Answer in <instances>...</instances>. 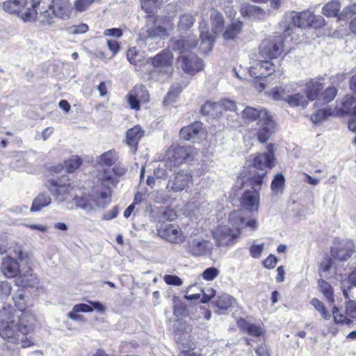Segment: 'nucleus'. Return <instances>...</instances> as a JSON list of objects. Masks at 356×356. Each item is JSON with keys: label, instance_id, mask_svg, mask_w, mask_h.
Returning <instances> with one entry per match:
<instances>
[{"label": "nucleus", "instance_id": "864d4df0", "mask_svg": "<svg viewBox=\"0 0 356 356\" xmlns=\"http://www.w3.org/2000/svg\"><path fill=\"white\" fill-rule=\"evenodd\" d=\"M337 90L334 87H329L321 94V98L324 103H329L334 99L337 95Z\"/></svg>", "mask_w": 356, "mask_h": 356}, {"label": "nucleus", "instance_id": "20e7f679", "mask_svg": "<svg viewBox=\"0 0 356 356\" xmlns=\"http://www.w3.org/2000/svg\"><path fill=\"white\" fill-rule=\"evenodd\" d=\"M41 0H8L3 3V9L10 13H17L24 22L33 21L38 14L35 10Z\"/></svg>", "mask_w": 356, "mask_h": 356}, {"label": "nucleus", "instance_id": "a19ab883", "mask_svg": "<svg viewBox=\"0 0 356 356\" xmlns=\"http://www.w3.org/2000/svg\"><path fill=\"white\" fill-rule=\"evenodd\" d=\"M195 19L191 13H184L179 17L178 29L179 31H186L194 24Z\"/></svg>", "mask_w": 356, "mask_h": 356}, {"label": "nucleus", "instance_id": "9d476101", "mask_svg": "<svg viewBox=\"0 0 356 356\" xmlns=\"http://www.w3.org/2000/svg\"><path fill=\"white\" fill-rule=\"evenodd\" d=\"M240 232L228 225H220L212 232L213 238L218 246H227L234 242Z\"/></svg>", "mask_w": 356, "mask_h": 356}, {"label": "nucleus", "instance_id": "de8ad7c7", "mask_svg": "<svg viewBox=\"0 0 356 356\" xmlns=\"http://www.w3.org/2000/svg\"><path fill=\"white\" fill-rule=\"evenodd\" d=\"M135 95L132 93V91L131 92L128 97V103L132 109L138 110L140 108L139 103L147 102V97L141 98L140 94L135 92Z\"/></svg>", "mask_w": 356, "mask_h": 356}, {"label": "nucleus", "instance_id": "dca6fc26", "mask_svg": "<svg viewBox=\"0 0 356 356\" xmlns=\"http://www.w3.org/2000/svg\"><path fill=\"white\" fill-rule=\"evenodd\" d=\"M11 318L9 312L7 319L3 318L0 321V336L3 339H14L17 337H19L20 332L17 330V325L14 324Z\"/></svg>", "mask_w": 356, "mask_h": 356}, {"label": "nucleus", "instance_id": "a18cd8bd", "mask_svg": "<svg viewBox=\"0 0 356 356\" xmlns=\"http://www.w3.org/2000/svg\"><path fill=\"white\" fill-rule=\"evenodd\" d=\"M290 92V90L287 86L283 87H275L271 90V95L273 99L276 101L283 100L286 101V97H288V93Z\"/></svg>", "mask_w": 356, "mask_h": 356}, {"label": "nucleus", "instance_id": "72a5a7b5", "mask_svg": "<svg viewBox=\"0 0 356 356\" xmlns=\"http://www.w3.org/2000/svg\"><path fill=\"white\" fill-rule=\"evenodd\" d=\"M79 312L88 313L91 312V309L85 303L76 304L72 307V311L67 314V316L73 321H83V316L78 314Z\"/></svg>", "mask_w": 356, "mask_h": 356}, {"label": "nucleus", "instance_id": "4c0bfd02", "mask_svg": "<svg viewBox=\"0 0 356 356\" xmlns=\"http://www.w3.org/2000/svg\"><path fill=\"white\" fill-rule=\"evenodd\" d=\"M341 5L338 0H332L323 7V13L327 17H338Z\"/></svg>", "mask_w": 356, "mask_h": 356}, {"label": "nucleus", "instance_id": "4be33fe9", "mask_svg": "<svg viewBox=\"0 0 356 356\" xmlns=\"http://www.w3.org/2000/svg\"><path fill=\"white\" fill-rule=\"evenodd\" d=\"M144 134V130L139 125H136L127 130L126 135L127 144L131 148L134 153L136 151L139 140Z\"/></svg>", "mask_w": 356, "mask_h": 356}, {"label": "nucleus", "instance_id": "bf43d9fd", "mask_svg": "<svg viewBox=\"0 0 356 356\" xmlns=\"http://www.w3.org/2000/svg\"><path fill=\"white\" fill-rule=\"evenodd\" d=\"M163 280L169 285L181 286L183 284L181 279L177 275H165Z\"/></svg>", "mask_w": 356, "mask_h": 356}, {"label": "nucleus", "instance_id": "412c9836", "mask_svg": "<svg viewBox=\"0 0 356 356\" xmlns=\"http://www.w3.org/2000/svg\"><path fill=\"white\" fill-rule=\"evenodd\" d=\"M53 8L59 19H68L72 14L73 6L70 0H54Z\"/></svg>", "mask_w": 356, "mask_h": 356}, {"label": "nucleus", "instance_id": "cd10ccee", "mask_svg": "<svg viewBox=\"0 0 356 356\" xmlns=\"http://www.w3.org/2000/svg\"><path fill=\"white\" fill-rule=\"evenodd\" d=\"M202 129V124L200 122H195L180 130L181 138L185 140H193L197 136Z\"/></svg>", "mask_w": 356, "mask_h": 356}, {"label": "nucleus", "instance_id": "f8f14e48", "mask_svg": "<svg viewBox=\"0 0 356 356\" xmlns=\"http://www.w3.org/2000/svg\"><path fill=\"white\" fill-rule=\"evenodd\" d=\"M158 235L165 241L174 243L181 244L186 241L181 229L172 224L165 225L157 230Z\"/></svg>", "mask_w": 356, "mask_h": 356}, {"label": "nucleus", "instance_id": "603ef678", "mask_svg": "<svg viewBox=\"0 0 356 356\" xmlns=\"http://www.w3.org/2000/svg\"><path fill=\"white\" fill-rule=\"evenodd\" d=\"M159 0H140L141 8L150 15L157 8Z\"/></svg>", "mask_w": 356, "mask_h": 356}, {"label": "nucleus", "instance_id": "58836bf2", "mask_svg": "<svg viewBox=\"0 0 356 356\" xmlns=\"http://www.w3.org/2000/svg\"><path fill=\"white\" fill-rule=\"evenodd\" d=\"M242 29V23L240 21H234L226 28L223 33V38L225 40L234 39L241 32Z\"/></svg>", "mask_w": 356, "mask_h": 356}, {"label": "nucleus", "instance_id": "6e6552de", "mask_svg": "<svg viewBox=\"0 0 356 356\" xmlns=\"http://www.w3.org/2000/svg\"><path fill=\"white\" fill-rule=\"evenodd\" d=\"M161 18L154 15L146 16V24L140 30V40L164 37L165 30L161 27Z\"/></svg>", "mask_w": 356, "mask_h": 356}, {"label": "nucleus", "instance_id": "c756f323", "mask_svg": "<svg viewBox=\"0 0 356 356\" xmlns=\"http://www.w3.org/2000/svg\"><path fill=\"white\" fill-rule=\"evenodd\" d=\"M211 22L212 31L216 35L221 33L224 26V18L222 15L217 10L213 9L211 11Z\"/></svg>", "mask_w": 356, "mask_h": 356}, {"label": "nucleus", "instance_id": "1a4fd4ad", "mask_svg": "<svg viewBox=\"0 0 356 356\" xmlns=\"http://www.w3.org/2000/svg\"><path fill=\"white\" fill-rule=\"evenodd\" d=\"M283 50V41L281 36H274L262 41L259 46V54L264 58H277Z\"/></svg>", "mask_w": 356, "mask_h": 356}, {"label": "nucleus", "instance_id": "7c9ffc66", "mask_svg": "<svg viewBox=\"0 0 356 356\" xmlns=\"http://www.w3.org/2000/svg\"><path fill=\"white\" fill-rule=\"evenodd\" d=\"M237 324L241 330L254 337H259L263 333V329L260 326L251 324L243 318L239 319Z\"/></svg>", "mask_w": 356, "mask_h": 356}, {"label": "nucleus", "instance_id": "ddd939ff", "mask_svg": "<svg viewBox=\"0 0 356 356\" xmlns=\"http://www.w3.org/2000/svg\"><path fill=\"white\" fill-rule=\"evenodd\" d=\"M152 63L159 72H162L168 76L173 70V54L169 50H163L152 58Z\"/></svg>", "mask_w": 356, "mask_h": 356}, {"label": "nucleus", "instance_id": "5fc2aeb1", "mask_svg": "<svg viewBox=\"0 0 356 356\" xmlns=\"http://www.w3.org/2000/svg\"><path fill=\"white\" fill-rule=\"evenodd\" d=\"M334 320L337 323L350 324L352 321L339 312L337 307H334L332 310Z\"/></svg>", "mask_w": 356, "mask_h": 356}, {"label": "nucleus", "instance_id": "c9c22d12", "mask_svg": "<svg viewBox=\"0 0 356 356\" xmlns=\"http://www.w3.org/2000/svg\"><path fill=\"white\" fill-rule=\"evenodd\" d=\"M118 155L115 150H109L103 153L98 159V163L101 165L110 167L118 161Z\"/></svg>", "mask_w": 356, "mask_h": 356}, {"label": "nucleus", "instance_id": "4d7b16f0", "mask_svg": "<svg viewBox=\"0 0 356 356\" xmlns=\"http://www.w3.org/2000/svg\"><path fill=\"white\" fill-rule=\"evenodd\" d=\"M219 274V270L214 268L210 267L204 270L202 275V277L206 280H214Z\"/></svg>", "mask_w": 356, "mask_h": 356}, {"label": "nucleus", "instance_id": "7ed1b4c3", "mask_svg": "<svg viewBox=\"0 0 356 356\" xmlns=\"http://www.w3.org/2000/svg\"><path fill=\"white\" fill-rule=\"evenodd\" d=\"M265 172L262 174H250V176L244 180V178L238 180L241 186L245 184L251 186L250 189L245 190L241 197V204L243 207L249 211H257L259 206V191L261 190Z\"/></svg>", "mask_w": 356, "mask_h": 356}, {"label": "nucleus", "instance_id": "09e8293b", "mask_svg": "<svg viewBox=\"0 0 356 356\" xmlns=\"http://www.w3.org/2000/svg\"><path fill=\"white\" fill-rule=\"evenodd\" d=\"M310 303L314 308L321 314V316L325 320H328L330 317L329 312L325 308L323 304L317 298H312Z\"/></svg>", "mask_w": 356, "mask_h": 356}, {"label": "nucleus", "instance_id": "6ab92c4d", "mask_svg": "<svg viewBox=\"0 0 356 356\" xmlns=\"http://www.w3.org/2000/svg\"><path fill=\"white\" fill-rule=\"evenodd\" d=\"M18 318L17 330L22 334L26 335L32 330L35 317L32 313L25 310Z\"/></svg>", "mask_w": 356, "mask_h": 356}, {"label": "nucleus", "instance_id": "0eeeda50", "mask_svg": "<svg viewBox=\"0 0 356 356\" xmlns=\"http://www.w3.org/2000/svg\"><path fill=\"white\" fill-rule=\"evenodd\" d=\"M168 170H164L163 176L168 177L169 179L166 186V189L169 192L178 193L184 191L188 187V184L192 181L191 175L185 170H177L172 169L170 170L172 174L169 175ZM158 177H161L162 175H157Z\"/></svg>", "mask_w": 356, "mask_h": 356}, {"label": "nucleus", "instance_id": "c03bdc74", "mask_svg": "<svg viewBox=\"0 0 356 356\" xmlns=\"http://www.w3.org/2000/svg\"><path fill=\"white\" fill-rule=\"evenodd\" d=\"M341 110L346 114L356 115V105L353 106V97L346 95L342 102Z\"/></svg>", "mask_w": 356, "mask_h": 356}, {"label": "nucleus", "instance_id": "680f3d73", "mask_svg": "<svg viewBox=\"0 0 356 356\" xmlns=\"http://www.w3.org/2000/svg\"><path fill=\"white\" fill-rule=\"evenodd\" d=\"M174 315L177 317H181L186 315V307L181 302H177L174 305Z\"/></svg>", "mask_w": 356, "mask_h": 356}, {"label": "nucleus", "instance_id": "13d9d810", "mask_svg": "<svg viewBox=\"0 0 356 356\" xmlns=\"http://www.w3.org/2000/svg\"><path fill=\"white\" fill-rule=\"evenodd\" d=\"M161 19V27L165 31L164 37L168 36L174 30V23L170 18Z\"/></svg>", "mask_w": 356, "mask_h": 356}, {"label": "nucleus", "instance_id": "a878e982", "mask_svg": "<svg viewBox=\"0 0 356 356\" xmlns=\"http://www.w3.org/2000/svg\"><path fill=\"white\" fill-rule=\"evenodd\" d=\"M268 114V113L265 109L258 110L251 106H247L243 110L241 117L243 120L250 122L258 118L261 120V118L266 117Z\"/></svg>", "mask_w": 356, "mask_h": 356}, {"label": "nucleus", "instance_id": "5701e85b", "mask_svg": "<svg viewBox=\"0 0 356 356\" xmlns=\"http://www.w3.org/2000/svg\"><path fill=\"white\" fill-rule=\"evenodd\" d=\"M354 251V245L351 242H346L339 247L331 248V255L340 261L347 260Z\"/></svg>", "mask_w": 356, "mask_h": 356}, {"label": "nucleus", "instance_id": "c85d7f7f", "mask_svg": "<svg viewBox=\"0 0 356 356\" xmlns=\"http://www.w3.org/2000/svg\"><path fill=\"white\" fill-rule=\"evenodd\" d=\"M99 181L107 188L115 186L118 182L115 176V168H105L99 175Z\"/></svg>", "mask_w": 356, "mask_h": 356}, {"label": "nucleus", "instance_id": "b1692460", "mask_svg": "<svg viewBox=\"0 0 356 356\" xmlns=\"http://www.w3.org/2000/svg\"><path fill=\"white\" fill-rule=\"evenodd\" d=\"M213 303L219 309V314H223L229 308L237 305L236 300L227 293L218 296L216 300H213Z\"/></svg>", "mask_w": 356, "mask_h": 356}, {"label": "nucleus", "instance_id": "bb28decb", "mask_svg": "<svg viewBox=\"0 0 356 356\" xmlns=\"http://www.w3.org/2000/svg\"><path fill=\"white\" fill-rule=\"evenodd\" d=\"M241 13L243 17L248 18L264 19L265 17V12L261 7L250 3L243 4Z\"/></svg>", "mask_w": 356, "mask_h": 356}, {"label": "nucleus", "instance_id": "49530a36", "mask_svg": "<svg viewBox=\"0 0 356 356\" xmlns=\"http://www.w3.org/2000/svg\"><path fill=\"white\" fill-rule=\"evenodd\" d=\"M318 287L320 291L324 294L328 301L333 302L334 301L333 297V291L331 286L325 280L318 281Z\"/></svg>", "mask_w": 356, "mask_h": 356}, {"label": "nucleus", "instance_id": "e2e57ef3", "mask_svg": "<svg viewBox=\"0 0 356 356\" xmlns=\"http://www.w3.org/2000/svg\"><path fill=\"white\" fill-rule=\"evenodd\" d=\"M264 243L259 245L253 244L250 248V254L253 258H259L264 250Z\"/></svg>", "mask_w": 356, "mask_h": 356}, {"label": "nucleus", "instance_id": "2f4dec72", "mask_svg": "<svg viewBox=\"0 0 356 356\" xmlns=\"http://www.w3.org/2000/svg\"><path fill=\"white\" fill-rule=\"evenodd\" d=\"M323 88V84L318 81L309 82L307 83L305 89L307 99L309 101L316 99Z\"/></svg>", "mask_w": 356, "mask_h": 356}, {"label": "nucleus", "instance_id": "f03ea898", "mask_svg": "<svg viewBox=\"0 0 356 356\" xmlns=\"http://www.w3.org/2000/svg\"><path fill=\"white\" fill-rule=\"evenodd\" d=\"M197 44V40L191 37L187 40H170V46L174 51H179L180 56L178 58V64L184 72L189 74L203 70V62L195 54L189 50L195 48Z\"/></svg>", "mask_w": 356, "mask_h": 356}, {"label": "nucleus", "instance_id": "3c124183", "mask_svg": "<svg viewBox=\"0 0 356 356\" xmlns=\"http://www.w3.org/2000/svg\"><path fill=\"white\" fill-rule=\"evenodd\" d=\"M11 284L7 281L0 282V300L3 301L8 298L11 293Z\"/></svg>", "mask_w": 356, "mask_h": 356}, {"label": "nucleus", "instance_id": "473e14b6", "mask_svg": "<svg viewBox=\"0 0 356 356\" xmlns=\"http://www.w3.org/2000/svg\"><path fill=\"white\" fill-rule=\"evenodd\" d=\"M51 202L49 195L45 194H39L33 201L30 211L36 212L40 211L43 207L48 206Z\"/></svg>", "mask_w": 356, "mask_h": 356}, {"label": "nucleus", "instance_id": "f257e3e1", "mask_svg": "<svg viewBox=\"0 0 356 356\" xmlns=\"http://www.w3.org/2000/svg\"><path fill=\"white\" fill-rule=\"evenodd\" d=\"M48 183L49 189L56 196V200L61 203L66 202L65 207L69 209L81 208L86 213H90L95 209V206L104 207L111 201L110 194L106 191H96L91 195L90 200L84 197H73V195L71 194L73 188L70 184H60L54 179L49 180Z\"/></svg>", "mask_w": 356, "mask_h": 356}, {"label": "nucleus", "instance_id": "2eb2a0df", "mask_svg": "<svg viewBox=\"0 0 356 356\" xmlns=\"http://www.w3.org/2000/svg\"><path fill=\"white\" fill-rule=\"evenodd\" d=\"M258 130L257 136L259 141L261 143H266L275 131V124L272 117L268 114L266 117L259 120L257 122Z\"/></svg>", "mask_w": 356, "mask_h": 356}, {"label": "nucleus", "instance_id": "69168bd1", "mask_svg": "<svg viewBox=\"0 0 356 356\" xmlns=\"http://www.w3.org/2000/svg\"><path fill=\"white\" fill-rule=\"evenodd\" d=\"M179 94V90L169 91L163 100V104L165 105H168V104H171L172 102H175L176 98L178 97Z\"/></svg>", "mask_w": 356, "mask_h": 356}, {"label": "nucleus", "instance_id": "f3484780", "mask_svg": "<svg viewBox=\"0 0 356 356\" xmlns=\"http://www.w3.org/2000/svg\"><path fill=\"white\" fill-rule=\"evenodd\" d=\"M188 248L193 255L200 257L209 252L212 248V244L207 240L193 238L188 241Z\"/></svg>", "mask_w": 356, "mask_h": 356}, {"label": "nucleus", "instance_id": "79ce46f5", "mask_svg": "<svg viewBox=\"0 0 356 356\" xmlns=\"http://www.w3.org/2000/svg\"><path fill=\"white\" fill-rule=\"evenodd\" d=\"M229 220L234 229L240 230L243 227L245 219L241 211H234L229 216Z\"/></svg>", "mask_w": 356, "mask_h": 356}, {"label": "nucleus", "instance_id": "423d86ee", "mask_svg": "<svg viewBox=\"0 0 356 356\" xmlns=\"http://www.w3.org/2000/svg\"><path fill=\"white\" fill-rule=\"evenodd\" d=\"M312 17L313 14L309 10L286 13L280 22V26L284 29V36H290L293 26L299 28L310 26Z\"/></svg>", "mask_w": 356, "mask_h": 356}, {"label": "nucleus", "instance_id": "aec40b11", "mask_svg": "<svg viewBox=\"0 0 356 356\" xmlns=\"http://www.w3.org/2000/svg\"><path fill=\"white\" fill-rule=\"evenodd\" d=\"M36 19L40 24L43 26H53L58 23V17L57 16L52 6H49L48 9L41 11L37 14Z\"/></svg>", "mask_w": 356, "mask_h": 356}, {"label": "nucleus", "instance_id": "338daca9", "mask_svg": "<svg viewBox=\"0 0 356 356\" xmlns=\"http://www.w3.org/2000/svg\"><path fill=\"white\" fill-rule=\"evenodd\" d=\"M312 23H311L310 26H313L315 29L321 28L324 25V18L321 15H313L312 19H311Z\"/></svg>", "mask_w": 356, "mask_h": 356}, {"label": "nucleus", "instance_id": "f704fd0d", "mask_svg": "<svg viewBox=\"0 0 356 356\" xmlns=\"http://www.w3.org/2000/svg\"><path fill=\"white\" fill-rule=\"evenodd\" d=\"M199 29L202 43L206 44L207 47L211 48L215 38L214 36L209 33L207 23L204 21H202L200 22Z\"/></svg>", "mask_w": 356, "mask_h": 356}, {"label": "nucleus", "instance_id": "0e129e2a", "mask_svg": "<svg viewBox=\"0 0 356 356\" xmlns=\"http://www.w3.org/2000/svg\"><path fill=\"white\" fill-rule=\"evenodd\" d=\"M346 315L351 318H356V302L349 300L346 307Z\"/></svg>", "mask_w": 356, "mask_h": 356}, {"label": "nucleus", "instance_id": "052dcab7", "mask_svg": "<svg viewBox=\"0 0 356 356\" xmlns=\"http://www.w3.org/2000/svg\"><path fill=\"white\" fill-rule=\"evenodd\" d=\"M326 111L320 109L311 115V120L314 124H319L326 118Z\"/></svg>", "mask_w": 356, "mask_h": 356}, {"label": "nucleus", "instance_id": "8fccbe9b", "mask_svg": "<svg viewBox=\"0 0 356 356\" xmlns=\"http://www.w3.org/2000/svg\"><path fill=\"white\" fill-rule=\"evenodd\" d=\"M81 164V160L77 156H73L65 161V167L68 172H72Z\"/></svg>", "mask_w": 356, "mask_h": 356}, {"label": "nucleus", "instance_id": "37998d69", "mask_svg": "<svg viewBox=\"0 0 356 356\" xmlns=\"http://www.w3.org/2000/svg\"><path fill=\"white\" fill-rule=\"evenodd\" d=\"M285 184L284 177L282 174H277L271 182L270 188L275 195L282 193Z\"/></svg>", "mask_w": 356, "mask_h": 356}, {"label": "nucleus", "instance_id": "a211bd4d", "mask_svg": "<svg viewBox=\"0 0 356 356\" xmlns=\"http://www.w3.org/2000/svg\"><path fill=\"white\" fill-rule=\"evenodd\" d=\"M1 271L8 278L15 277L19 273V265L16 259L7 256L2 260Z\"/></svg>", "mask_w": 356, "mask_h": 356}, {"label": "nucleus", "instance_id": "ea45409f", "mask_svg": "<svg viewBox=\"0 0 356 356\" xmlns=\"http://www.w3.org/2000/svg\"><path fill=\"white\" fill-rule=\"evenodd\" d=\"M15 307L20 311L24 312L27 307V301L25 297V290L18 289L13 296Z\"/></svg>", "mask_w": 356, "mask_h": 356}, {"label": "nucleus", "instance_id": "9b49d317", "mask_svg": "<svg viewBox=\"0 0 356 356\" xmlns=\"http://www.w3.org/2000/svg\"><path fill=\"white\" fill-rule=\"evenodd\" d=\"M266 149V152L258 154L253 159V167L261 170L260 174L265 172L266 175L269 170L274 167L275 155L273 145L269 144Z\"/></svg>", "mask_w": 356, "mask_h": 356}, {"label": "nucleus", "instance_id": "6e6d98bb", "mask_svg": "<svg viewBox=\"0 0 356 356\" xmlns=\"http://www.w3.org/2000/svg\"><path fill=\"white\" fill-rule=\"evenodd\" d=\"M67 31L71 34H82L88 31V26L86 24L73 25L68 27Z\"/></svg>", "mask_w": 356, "mask_h": 356}, {"label": "nucleus", "instance_id": "4468645a", "mask_svg": "<svg viewBox=\"0 0 356 356\" xmlns=\"http://www.w3.org/2000/svg\"><path fill=\"white\" fill-rule=\"evenodd\" d=\"M275 71V65L269 60H256L249 70L250 76L254 79L268 77Z\"/></svg>", "mask_w": 356, "mask_h": 356}, {"label": "nucleus", "instance_id": "774afa93", "mask_svg": "<svg viewBox=\"0 0 356 356\" xmlns=\"http://www.w3.org/2000/svg\"><path fill=\"white\" fill-rule=\"evenodd\" d=\"M277 259L273 254H270L264 261V265L266 268L272 269L274 268L277 264Z\"/></svg>", "mask_w": 356, "mask_h": 356}, {"label": "nucleus", "instance_id": "39448f33", "mask_svg": "<svg viewBox=\"0 0 356 356\" xmlns=\"http://www.w3.org/2000/svg\"><path fill=\"white\" fill-rule=\"evenodd\" d=\"M195 155L196 151L193 146H171L166 152L164 166L168 170L177 169L179 165L193 161Z\"/></svg>", "mask_w": 356, "mask_h": 356}, {"label": "nucleus", "instance_id": "393cba45", "mask_svg": "<svg viewBox=\"0 0 356 356\" xmlns=\"http://www.w3.org/2000/svg\"><path fill=\"white\" fill-rule=\"evenodd\" d=\"M350 19V29L356 35V3L346 6L343 9L339 16V20Z\"/></svg>", "mask_w": 356, "mask_h": 356}, {"label": "nucleus", "instance_id": "e433bc0d", "mask_svg": "<svg viewBox=\"0 0 356 356\" xmlns=\"http://www.w3.org/2000/svg\"><path fill=\"white\" fill-rule=\"evenodd\" d=\"M285 102L291 106H301L303 108H306L308 104L307 97L299 92L291 95H289Z\"/></svg>", "mask_w": 356, "mask_h": 356}]
</instances>
